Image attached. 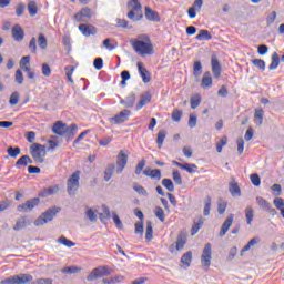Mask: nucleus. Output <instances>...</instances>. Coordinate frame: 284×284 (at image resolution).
<instances>
[{
	"mask_svg": "<svg viewBox=\"0 0 284 284\" xmlns=\"http://www.w3.org/2000/svg\"><path fill=\"white\" fill-rule=\"evenodd\" d=\"M130 44L134 52L141 57L154 54V45H152L150 37L145 34H140L136 39L130 40Z\"/></svg>",
	"mask_w": 284,
	"mask_h": 284,
	"instance_id": "f257e3e1",
	"label": "nucleus"
},
{
	"mask_svg": "<svg viewBox=\"0 0 284 284\" xmlns=\"http://www.w3.org/2000/svg\"><path fill=\"white\" fill-rule=\"evenodd\" d=\"M128 8L131 9L126 13L128 19H131V21H141L143 19V6L139 0H129Z\"/></svg>",
	"mask_w": 284,
	"mask_h": 284,
	"instance_id": "f03ea898",
	"label": "nucleus"
},
{
	"mask_svg": "<svg viewBox=\"0 0 284 284\" xmlns=\"http://www.w3.org/2000/svg\"><path fill=\"white\" fill-rule=\"evenodd\" d=\"M61 212V207L53 206L49 210H47L44 213H42L34 222L33 225L36 227H39L41 225H45V223H50L57 216L58 213Z\"/></svg>",
	"mask_w": 284,
	"mask_h": 284,
	"instance_id": "7ed1b4c3",
	"label": "nucleus"
},
{
	"mask_svg": "<svg viewBox=\"0 0 284 284\" xmlns=\"http://www.w3.org/2000/svg\"><path fill=\"white\" fill-rule=\"evenodd\" d=\"M30 154L32 159L36 161V163H43L45 160V145L39 144V143H33L30 146Z\"/></svg>",
	"mask_w": 284,
	"mask_h": 284,
	"instance_id": "20e7f679",
	"label": "nucleus"
},
{
	"mask_svg": "<svg viewBox=\"0 0 284 284\" xmlns=\"http://www.w3.org/2000/svg\"><path fill=\"white\" fill-rule=\"evenodd\" d=\"M81 173L75 171L67 181V192L70 196H74L79 190V181H81Z\"/></svg>",
	"mask_w": 284,
	"mask_h": 284,
	"instance_id": "39448f33",
	"label": "nucleus"
},
{
	"mask_svg": "<svg viewBox=\"0 0 284 284\" xmlns=\"http://www.w3.org/2000/svg\"><path fill=\"white\" fill-rule=\"evenodd\" d=\"M31 274H18L2 280L0 284H28L32 281Z\"/></svg>",
	"mask_w": 284,
	"mask_h": 284,
	"instance_id": "423d86ee",
	"label": "nucleus"
},
{
	"mask_svg": "<svg viewBox=\"0 0 284 284\" xmlns=\"http://www.w3.org/2000/svg\"><path fill=\"white\" fill-rule=\"evenodd\" d=\"M112 268L108 266H98L87 276V281H97V278H103V276H110Z\"/></svg>",
	"mask_w": 284,
	"mask_h": 284,
	"instance_id": "0eeeda50",
	"label": "nucleus"
},
{
	"mask_svg": "<svg viewBox=\"0 0 284 284\" xmlns=\"http://www.w3.org/2000/svg\"><path fill=\"white\" fill-rule=\"evenodd\" d=\"M130 116H132V112L128 109H124L123 111L115 114L114 116L109 118V121L113 125H120V123H125V121H128L130 119Z\"/></svg>",
	"mask_w": 284,
	"mask_h": 284,
	"instance_id": "6e6552de",
	"label": "nucleus"
},
{
	"mask_svg": "<svg viewBox=\"0 0 284 284\" xmlns=\"http://www.w3.org/2000/svg\"><path fill=\"white\" fill-rule=\"evenodd\" d=\"M201 263L204 267H210L212 265V244L206 243L202 251Z\"/></svg>",
	"mask_w": 284,
	"mask_h": 284,
	"instance_id": "1a4fd4ad",
	"label": "nucleus"
},
{
	"mask_svg": "<svg viewBox=\"0 0 284 284\" xmlns=\"http://www.w3.org/2000/svg\"><path fill=\"white\" fill-rule=\"evenodd\" d=\"M39 203H41V200L39 197H34L26 201L23 204L18 205L17 210L18 212H32V210L36 209Z\"/></svg>",
	"mask_w": 284,
	"mask_h": 284,
	"instance_id": "9d476101",
	"label": "nucleus"
},
{
	"mask_svg": "<svg viewBox=\"0 0 284 284\" xmlns=\"http://www.w3.org/2000/svg\"><path fill=\"white\" fill-rule=\"evenodd\" d=\"M256 203L260 207H262V210L268 212V214H272V216H276V209L272 207V204L267 200L263 199L262 196H257Z\"/></svg>",
	"mask_w": 284,
	"mask_h": 284,
	"instance_id": "9b49d317",
	"label": "nucleus"
},
{
	"mask_svg": "<svg viewBox=\"0 0 284 284\" xmlns=\"http://www.w3.org/2000/svg\"><path fill=\"white\" fill-rule=\"evenodd\" d=\"M116 165V172L121 174L125 170V165H128V154H125V151H120L118 154Z\"/></svg>",
	"mask_w": 284,
	"mask_h": 284,
	"instance_id": "f8f14e48",
	"label": "nucleus"
},
{
	"mask_svg": "<svg viewBox=\"0 0 284 284\" xmlns=\"http://www.w3.org/2000/svg\"><path fill=\"white\" fill-rule=\"evenodd\" d=\"M90 17H92V9L90 8H83L80 10V12L73 16L75 21H79L80 23H85Z\"/></svg>",
	"mask_w": 284,
	"mask_h": 284,
	"instance_id": "ddd939ff",
	"label": "nucleus"
},
{
	"mask_svg": "<svg viewBox=\"0 0 284 284\" xmlns=\"http://www.w3.org/2000/svg\"><path fill=\"white\" fill-rule=\"evenodd\" d=\"M144 17L148 19V21H153L155 23L161 21V16H159V12L152 10L150 7H144Z\"/></svg>",
	"mask_w": 284,
	"mask_h": 284,
	"instance_id": "4468645a",
	"label": "nucleus"
},
{
	"mask_svg": "<svg viewBox=\"0 0 284 284\" xmlns=\"http://www.w3.org/2000/svg\"><path fill=\"white\" fill-rule=\"evenodd\" d=\"M150 101H152V92L146 91L142 93L140 97V101L135 105V110H142L144 105H148V103H150Z\"/></svg>",
	"mask_w": 284,
	"mask_h": 284,
	"instance_id": "2eb2a0df",
	"label": "nucleus"
},
{
	"mask_svg": "<svg viewBox=\"0 0 284 284\" xmlns=\"http://www.w3.org/2000/svg\"><path fill=\"white\" fill-rule=\"evenodd\" d=\"M232 223H234V214H230L222 224L220 236H225L227 234L230 227H232Z\"/></svg>",
	"mask_w": 284,
	"mask_h": 284,
	"instance_id": "dca6fc26",
	"label": "nucleus"
},
{
	"mask_svg": "<svg viewBox=\"0 0 284 284\" xmlns=\"http://www.w3.org/2000/svg\"><path fill=\"white\" fill-rule=\"evenodd\" d=\"M211 68L214 78L219 79V77H221V63L219 62V59H216L215 55H212L211 58Z\"/></svg>",
	"mask_w": 284,
	"mask_h": 284,
	"instance_id": "f3484780",
	"label": "nucleus"
},
{
	"mask_svg": "<svg viewBox=\"0 0 284 284\" xmlns=\"http://www.w3.org/2000/svg\"><path fill=\"white\" fill-rule=\"evenodd\" d=\"M11 34L14 41H23V37H26L23 29L19 24L13 26V28L11 29Z\"/></svg>",
	"mask_w": 284,
	"mask_h": 284,
	"instance_id": "a211bd4d",
	"label": "nucleus"
},
{
	"mask_svg": "<svg viewBox=\"0 0 284 284\" xmlns=\"http://www.w3.org/2000/svg\"><path fill=\"white\" fill-rule=\"evenodd\" d=\"M138 70L140 77H142L143 83H150V81H152L150 72H148V69H145L141 62H138Z\"/></svg>",
	"mask_w": 284,
	"mask_h": 284,
	"instance_id": "6ab92c4d",
	"label": "nucleus"
},
{
	"mask_svg": "<svg viewBox=\"0 0 284 284\" xmlns=\"http://www.w3.org/2000/svg\"><path fill=\"white\" fill-rule=\"evenodd\" d=\"M79 30H80V32H82V34L84 37H90L91 34H97V28H94V26H92V24H80Z\"/></svg>",
	"mask_w": 284,
	"mask_h": 284,
	"instance_id": "aec40b11",
	"label": "nucleus"
},
{
	"mask_svg": "<svg viewBox=\"0 0 284 284\" xmlns=\"http://www.w3.org/2000/svg\"><path fill=\"white\" fill-rule=\"evenodd\" d=\"M144 176H149L150 179H154L155 181H161V170L159 169H145L143 171Z\"/></svg>",
	"mask_w": 284,
	"mask_h": 284,
	"instance_id": "412c9836",
	"label": "nucleus"
},
{
	"mask_svg": "<svg viewBox=\"0 0 284 284\" xmlns=\"http://www.w3.org/2000/svg\"><path fill=\"white\" fill-rule=\"evenodd\" d=\"M120 103L124 105V108H133L134 103H136V94L130 93L124 100H121Z\"/></svg>",
	"mask_w": 284,
	"mask_h": 284,
	"instance_id": "4be33fe9",
	"label": "nucleus"
},
{
	"mask_svg": "<svg viewBox=\"0 0 284 284\" xmlns=\"http://www.w3.org/2000/svg\"><path fill=\"white\" fill-rule=\"evenodd\" d=\"M59 193V185H53V186H49L47 189H44L39 196H41L42 199H45L48 196H52L53 194H58Z\"/></svg>",
	"mask_w": 284,
	"mask_h": 284,
	"instance_id": "5701e85b",
	"label": "nucleus"
},
{
	"mask_svg": "<svg viewBox=\"0 0 284 284\" xmlns=\"http://www.w3.org/2000/svg\"><path fill=\"white\" fill-rule=\"evenodd\" d=\"M258 243H261V239H258V237L251 239L250 242L241 250L240 256H243V254H245V252H250V250H252V247H254V245H258Z\"/></svg>",
	"mask_w": 284,
	"mask_h": 284,
	"instance_id": "b1692460",
	"label": "nucleus"
},
{
	"mask_svg": "<svg viewBox=\"0 0 284 284\" xmlns=\"http://www.w3.org/2000/svg\"><path fill=\"white\" fill-rule=\"evenodd\" d=\"M79 131V126H77V124H71L64 128V133L62 134V136H65L67 139H70V136H74L75 133Z\"/></svg>",
	"mask_w": 284,
	"mask_h": 284,
	"instance_id": "393cba45",
	"label": "nucleus"
},
{
	"mask_svg": "<svg viewBox=\"0 0 284 284\" xmlns=\"http://www.w3.org/2000/svg\"><path fill=\"white\" fill-rule=\"evenodd\" d=\"M281 65V57L277 52H273L271 55V64L268 65V70H276Z\"/></svg>",
	"mask_w": 284,
	"mask_h": 284,
	"instance_id": "a878e982",
	"label": "nucleus"
},
{
	"mask_svg": "<svg viewBox=\"0 0 284 284\" xmlns=\"http://www.w3.org/2000/svg\"><path fill=\"white\" fill-rule=\"evenodd\" d=\"M65 126H67L65 123H63V122H61V121H58V122L53 125L52 132H53L54 134H58L59 136H63V133H64V131H65Z\"/></svg>",
	"mask_w": 284,
	"mask_h": 284,
	"instance_id": "bb28decb",
	"label": "nucleus"
},
{
	"mask_svg": "<svg viewBox=\"0 0 284 284\" xmlns=\"http://www.w3.org/2000/svg\"><path fill=\"white\" fill-rule=\"evenodd\" d=\"M28 226V222L26 221V216H22L17 220L16 225L13 226L14 232H20V230H26Z\"/></svg>",
	"mask_w": 284,
	"mask_h": 284,
	"instance_id": "cd10ccee",
	"label": "nucleus"
},
{
	"mask_svg": "<svg viewBox=\"0 0 284 284\" xmlns=\"http://www.w3.org/2000/svg\"><path fill=\"white\" fill-rule=\"evenodd\" d=\"M202 88H212V74L206 71L202 78Z\"/></svg>",
	"mask_w": 284,
	"mask_h": 284,
	"instance_id": "c85d7f7f",
	"label": "nucleus"
},
{
	"mask_svg": "<svg viewBox=\"0 0 284 284\" xmlns=\"http://www.w3.org/2000/svg\"><path fill=\"white\" fill-rule=\"evenodd\" d=\"M114 170H116V166L114 164H110L106 166V169L104 171L105 183H108L110 181V179H112V176L114 174Z\"/></svg>",
	"mask_w": 284,
	"mask_h": 284,
	"instance_id": "c756f323",
	"label": "nucleus"
},
{
	"mask_svg": "<svg viewBox=\"0 0 284 284\" xmlns=\"http://www.w3.org/2000/svg\"><path fill=\"white\" fill-rule=\"evenodd\" d=\"M273 205L281 212V215L284 219V200L283 197H275L273 200Z\"/></svg>",
	"mask_w": 284,
	"mask_h": 284,
	"instance_id": "7c9ffc66",
	"label": "nucleus"
},
{
	"mask_svg": "<svg viewBox=\"0 0 284 284\" xmlns=\"http://www.w3.org/2000/svg\"><path fill=\"white\" fill-rule=\"evenodd\" d=\"M229 191L232 196H241V187H239V184L235 182L229 184Z\"/></svg>",
	"mask_w": 284,
	"mask_h": 284,
	"instance_id": "2f4dec72",
	"label": "nucleus"
},
{
	"mask_svg": "<svg viewBox=\"0 0 284 284\" xmlns=\"http://www.w3.org/2000/svg\"><path fill=\"white\" fill-rule=\"evenodd\" d=\"M195 39L197 41H210L212 39V33H210L207 30H201Z\"/></svg>",
	"mask_w": 284,
	"mask_h": 284,
	"instance_id": "473e14b6",
	"label": "nucleus"
},
{
	"mask_svg": "<svg viewBox=\"0 0 284 284\" xmlns=\"http://www.w3.org/2000/svg\"><path fill=\"white\" fill-rule=\"evenodd\" d=\"M181 263L185 266V267H190L191 263H192V251H189L186 253H184L181 257Z\"/></svg>",
	"mask_w": 284,
	"mask_h": 284,
	"instance_id": "72a5a7b5",
	"label": "nucleus"
},
{
	"mask_svg": "<svg viewBox=\"0 0 284 284\" xmlns=\"http://www.w3.org/2000/svg\"><path fill=\"white\" fill-rule=\"evenodd\" d=\"M38 45L41 50H45L48 48V38H45V34L39 33Z\"/></svg>",
	"mask_w": 284,
	"mask_h": 284,
	"instance_id": "f704fd0d",
	"label": "nucleus"
},
{
	"mask_svg": "<svg viewBox=\"0 0 284 284\" xmlns=\"http://www.w3.org/2000/svg\"><path fill=\"white\" fill-rule=\"evenodd\" d=\"M193 74L199 79L201 74H203V65L201 64V61H195L193 64Z\"/></svg>",
	"mask_w": 284,
	"mask_h": 284,
	"instance_id": "c9c22d12",
	"label": "nucleus"
},
{
	"mask_svg": "<svg viewBox=\"0 0 284 284\" xmlns=\"http://www.w3.org/2000/svg\"><path fill=\"white\" fill-rule=\"evenodd\" d=\"M57 243H60L61 245H65V247H74L77 244L72 242L71 240H68V237L61 235L58 240Z\"/></svg>",
	"mask_w": 284,
	"mask_h": 284,
	"instance_id": "e433bc0d",
	"label": "nucleus"
},
{
	"mask_svg": "<svg viewBox=\"0 0 284 284\" xmlns=\"http://www.w3.org/2000/svg\"><path fill=\"white\" fill-rule=\"evenodd\" d=\"M245 216L247 225H252V221H254V209L252 206L245 209Z\"/></svg>",
	"mask_w": 284,
	"mask_h": 284,
	"instance_id": "4c0bfd02",
	"label": "nucleus"
},
{
	"mask_svg": "<svg viewBox=\"0 0 284 284\" xmlns=\"http://www.w3.org/2000/svg\"><path fill=\"white\" fill-rule=\"evenodd\" d=\"M153 212L161 223H165V211L161 206H156Z\"/></svg>",
	"mask_w": 284,
	"mask_h": 284,
	"instance_id": "58836bf2",
	"label": "nucleus"
},
{
	"mask_svg": "<svg viewBox=\"0 0 284 284\" xmlns=\"http://www.w3.org/2000/svg\"><path fill=\"white\" fill-rule=\"evenodd\" d=\"M265 115V112L263 109H256L255 110V123L256 125H263V116Z\"/></svg>",
	"mask_w": 284,
	"mask_h": 284,
	"instance_id": "ea45409f",
	"label": "nucleus"
},
{
	"mask_svg": "<svg viewBox=\"0 0 284 284\" xmlns=\"http://www.w3.org/2000/svg\"><path fill=\"white\" fill-rule=\"evenodd\" d=\"M187 242L185 235H179L176 239V250L181 252L185 247V243Z\"/></svg>",
	"mask_w": 284,
	"mask_h": 284,
	"instance_id": "a19ab883",
	"label": "nucleus"
},
{
	"mask_svg": "<svg viewBox=\"0 0 284 284\" xmlns=\"http://www.w3.org/2000/svg\"><path fill=\"white\" fill-rule=\"evenodd\" d=\"M28 11L30 17H37V12H39V8L37 7V2L30 1L28 3Z\"/></svg>",
	"mask_w": 284,
	"mask_h": 284,
	"instance_id": "79ce46f5",
	"label": "nucleus"
},
{
	"mask_svg": "<svg viewBox=\"0 0 284 284\" xmlns=\"http://www.w3.org/2000/svg\"><path fill=\"white\" fill-rule=\"evenodd\" d=\"M165 136H168V132H165V130H160L156 140L159 149L163 148V141H165Z\"/></svg>",
	"mask_w": 284,
	"mask_h": 284,
	"instance_id": "37998d69",
	"label": "nucleus"
},
{
	"mask_svg": "<svg viewBox=\"0 0 284 284\" xmlns=\"http://www.w3.org/2000/svg\"><path fill=\"white\" fill-rule=\"evenodd\" d=\"M210 210H212V197L207 196L204 200V211H203L204 216H210Z\"/></svg>",
	"mask_w": 284,
	"mask_h": 284,
	"instance_id": "c03bdc74",
	"label": "nucleus"
},
{
	"mask_svg": "<svg viewBox=\"0 0 284 284\" xmlns=\"http://www.w3.org/2000/svg\"><path fill=\"white\" fill-rule=\"evenodd\" d=\"M182 170H185L189 172V174H195L196 170H199V166L196 164L185 163L182 165Z\"/></svg>",
	"mask_w": 284,
	"mask_h": 284,
	"instance_id": "a18cd8bd",
	"label": "nucleus"
},
{
	"mask_svg": "<svg viewBox=\"0 0 284 284\" xmlns=\"http://www.w3.org/2000/svg\"><path fill=\"white\" fill-rule=\"evenodd\" d=\"M7 153L9 154V156H11V159H17V156L21 154V149L19 146L17 148L9 146L7 149Z\"/></svg>",
	"mask_w": 284,
	"mask_h": 284,
	"instance_id": "49530a36",
	"label": "nucleus"
},
{
	"mask_svg": "<svg viewBox=\"0 0 284 284\" xmlns=\"http://www.w3.org/2000/svg\"><path fill=\"white\" fill-rule=\"evenodd\" d=\"M277 13L276 11H272L266 16V26L270 28L273 26L274 21H276Z\"/></svg>",
	"mask_w": 284,
	"mask_h": 284,
	"instance_id": "de8ad7c7",
	"label": "nucleus"
},
{
	"mask_svg": "<svg viewBox=\"0 0 284 284\" xmlns=\"http://www.w3.org/2000/svg\"><path fill=\"white\" fill-rule=\"evenodd\" d=\"M162 185L168 190V192H174V182L170 179H163Z\"/></svg>",
	"mask_w": 284,
	"mask_h": 284,
	"instance_id": "09e8293b",
	"label": "nucleus"
},
{
	"mask_svg": "<svg viewBox=\"0 0 284 284\" xmlns=\"http://www.w3.org/2000/svg\"><path fill=\"white\" fill-rule=\"evenodd\" d=\"M133 190L141 196H148V191L141 184H133Z\"/></svg>",
	"mask_w": 284,
	"mask_h": 284,
	"instance_id": "8fccbe9b",
	"label": "nucleus"
},
{
	"mask_svg": "<svg viewBox=\"0 0 284 284\" xmlns=\"http://www.w3.org/2000/svg\"><path fill=\"white\" fill-rule=\"evenodd\" d=\"M252 63L255 68H257L258 70L265 71V60L262 59H254L252 60Z\"/></svg>",
	"mask_w": 284,
	"mask_h": 284,
	"instance_id": "3c124183",
	"label": "nucleus"
},
{
	"mask_svg": "<svg viewBox=\"0 0 284 284\" xmlns=\"http://www.w3.org/2000/svg\"><path fill=\"white\" fill-rule=\"evenodd\" d=\"M153 234H154V229H152V222H148L146 223V233H145L146 241H152Z\"/></svg>",
	"mask_w": 284,
	"mask_h": 284,
	"instance_id": "603ef678",
	"label": "nucleus"
},
{
	"mask_svg": "<svg viewBox=\"0 0 284 284\" xmlns=\"http://www.w3.org/2000/svg\"><path fill=\"white\" fill-rule=\"evenodd\" d=\"M64 72H65L67 79L70 81V83H74V80H72V74L74 73V68L72 65H68L64 68Z\"/></svg>",
	"mask_w": 284,
	"mask_h": 284,
	"instance_id": "864d4df0",
	"label": "nucleus"
},
{
	"mask_svg": "<svg viewBox=\"0 0 284 284\" xmlns=\"http://www.w3.org/2000/svg\"><path fill=\"white\" fill-rule=\"evenodd\" d=\"M225 145H227V136L221 138L220 142L216 144V150L219 154L223 152V148H225Z\"/></svg>",
	"mask_w": 284,
	"mask_h": 284,
	"instance_id": "5fc2aeb1",
	"label": "nucleus"
},
{
	"mask_svg": "<svg viewBox=\"0 0 284 284\" xmlns=\"http://www.w3.org/2000/svg\"><path fill=\"white\" fill-rule=\"evenodd\" d=\"M81 268L77 266H67L61 270L62 274H77V272H80Z\"/></svg>",
	"mask_w": 284,
	"mask_h": 284,
	"instance_id": "6e6d98bb",
	"label": "nucleus"
},
{
	"mask_svg": "<svg viewBox=\"0 0 284 284\" xmlns=\"http://www.w3.org/2000/svg\"><path fill=\"white\" fill-rule=\"evenodd\" d=\"M183 118V112H181L179 109H175L172 112V121H175V123H179V121H181V119Z\"/></svg>",
	"mask_w": 284,
	"mask_h": 284,
	"instance_id": "4d7b16f0",
	"label": "nucleus"
},
{
	"mask_svg": "<svg viewBox=\"0 0 284 284\" xmlns=\"http://www.w3.org/2000/svg\"><path fill=\"white\" fill-rule=\"evenodd\" d=\"M201 105V95H195L191 98V108L192 110H196V108Z\"/></svg>",
	"mask_w": 284,
	"mask_h": 284,
	"instance_id": "13d9d810",
	"label": "nucleus"
},
{
	"mask_svg": "<svg viewBox=\"0 0 284 284\" xmlns=\"http://www.w3.org/2000/svg\"><path fill=\"white\" fill-rule=\"evenodd\" d=\"M144 168H145V159H142L140 162H138V164L135 166L136 176L141 175V172H143Z\"/></svg>",
	"mask_w": 284,
	"mask_h": 284,
	"instance_id": "bf43d9fd",
	"label": "nucleus"
},
{
	"mask_svg": "<svg viewBox=\"0 0 284 284\" xmlns=\"http://www.w3.org/2000/svg\"><path fill=\"white\" fill-rule=\"evenodd\" d=\"M85 214L89 221H91V223H97V214L94 213V210L88 209Z\"/></svg>",
	"mask_w": 284,
	"mask_h": 284,
	"instance_id": "052dcab7",
	"label": "nucleus"
},
{
	"mask_svg": "<svg viewBox=\"0 0 284 284\" xmlns=\"http://www.w3.org/2000/svg\"><path fill=\"white\" fill-rule=\"evenodd\" d=\"M251 182L255 185V187H258L261 185V176L258 174L253 173L250 175Z\"/></svg>",
	"mask_w": 284,
	"mask_h": 284,
	"instance_id": "680f3d73",
	"label": "nucleus"
},
{
	"mask_svg": "<svg viewBox=\"0 0 284 284\" xmlns=\"http://www.w3.org/2000/svg\"><path fill=\"white\" fill-rule=\"evenodd\" d=\"M29 50L32 54H37V38H31L29 42Z\"/></svg>",
	"mask_w": 284,
	"mask_h": 284,
	"instance_id": "e2e57ef3",
	"label": "nucleus"
},
{
	"mask_svg": "<svg viewBox=\"0 0 284 284\" xmlns=\"http://www.w3.org/2000/svg\"><path fill=\"white\" fill-rule=\"evenodd\" d=\"M10 105H17L19 103V92H13L9 99Z\"/></svg>",
	"mask_w": 284,
	"mask_h": 284,
	"instance_id": "0e129e2a",
	"label": "nucleus"
},
{
	"mask_svg": "<svg viewBox=\"0 0 284 284\" xmlns=\"http://www.w3.org/2000/svg\"><path fill=\"white\" fill-rule=\"evenodd\" d=\"M236 143H237V152L239 154H241L245 150V141L243 140V138H239L236 140Z\"/></svg>",
	"mask_w": 284,
	"mask_h": 284,
	"instance_id": "69168bd1",
	"label": "nucleus"
},
{
	"mask_svg": "<svg viewBox=\"0 0 284 284\" xmlns=\"http://www.w3.org/2000/svg\"><path fill=\"white\" fill-rule=\"evenodd\" d=\"M16 83H18V85L23 83V72L20 69L16 71Z\"/></svg>",
	"mask_w": 284,
	"mask_h": 284,
	"instance_id": "338daca9",
	"label": "nucleus"
},
{
	"mask_svg": "<svg viewBox=\"0 0 284 284\" xmlns=\"http://www.w3.org/2000/svg\"><path fill=\"white\" fill-rule=\"evenodd\" d=\"M93 65H94L95 70H103V59L95 58L93 61Z\"/></svg>",
	"mask_w": 284,
	"mask_h": 284,
	"instance_id": "774afa93",
	"label": "nucleus"
}]
</instances>
